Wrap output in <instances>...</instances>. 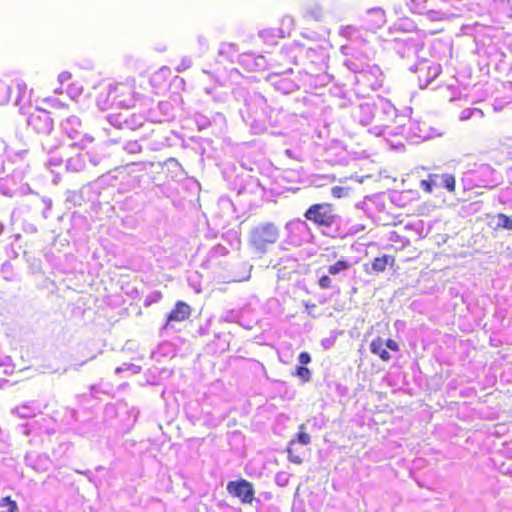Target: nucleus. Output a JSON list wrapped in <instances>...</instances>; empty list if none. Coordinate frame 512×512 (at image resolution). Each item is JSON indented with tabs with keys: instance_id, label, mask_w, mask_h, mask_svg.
I'll list each match as a JSON object with an SVG mask.
<instances>
[{
	"instance_id": "obj_1",
	"label": "nucleus",
	"mask_w": 512,
	"mask_h": 512,
	"mask_svg": "<svg viewBox=\"0 0 512 512\" xmlns=\"http://www.w3.org/2000/svg\"><path fill=\"white\" fill-rule=\"evenodd\" d=\"M280 237V229L273 222H264L256 225L249 233V246L262 256L268 252L269 247L276 244Z\"/></svg>"
},
{
	"instance_id": "obj_2",
	"label": "nucleus",
	"mask_w": 512,
	"mask_h": 512,
	"mask_svg": "<svg viewBox=\"0 0 512 512\" xmlns=\"http://www.w3.org/2000/svg\"><path fill=\"white\" fill-rule=\"evenodd\" d=\"M307 221L318 227H331L338 216L333 204L329 202L314 203L304 213Z\"/></svg>"
},
{
	"instance_id": "obj_3",
	"label": "nucleus",
	"mask_w": 512,
	"mask_h": 512,
	"mask_svg": "<svg viewBox=\"0 0 512 512\" xmlns=\"http://www.w3.org/2000/svg\"><path fill=\"white\" fill-rule=\"evenodd\" d=\"M227 492L243 504H251L254 500L255 490L253 484L245 479H238L227 483Z\"/></svg>"
},
{
	"instance_id": "obj_4",
	"label": "nucleus",
	"mask_w": 512,
	"mask_h": 512,
	"mask_svg": "<svg viewBox=\"0 0 512 512\" xmlns=\"http://www.w3.org/2000/svg\"><path fill=\"white\" fill-rule=\"evenodd\" d=\"M441 179L442 186L447 189L450 193H455L456 191V179L452 174H429L426 179L420 181L419 186L423 192L426 194H431L433 192L434 187L437 186L438 180Z\"/></svg>"
},
{
	"instance_id": "obj_5",
	"label": "nucleus",
	"mask_w": 512,
	"mask_h": 512,
	"mask_svg": "<svg viewBox=\"0 0 512 512\" xmlns=\"http://www.w3.org/2000/svg\"><path fill=\"white\" fill-rule=\"evenodd\" d=\"M28 125L31 126L37 133L46 134L53 128V120L49 112L43 109H36L28 117Z\"/></svg>"
},
{
	"instance_id": "obj_6",
	"label": "nucleus",
	"mask_w": 512,
	"mask_h": 512,
	"mask_svg": "<svg viewBox=\"0 0 512 512\" xmlns=\"http://www.w3.org/2000/svg\"><path fill=\"white\" fill-rule=\"evenodd\" d=\"M192 315L191 306L182 301L178 300L175 302L174 307L167 314L166 322L163 326L164 329H167L171 323H181L188 320Z\"/></svg>"
},
{
	"instance_id": "obj_7",
	"label": "nucleus",
	"mask_w": 512,
	"mask_h": 512,
	"mask_svg": "<svg viewBox=\"0 0 512 512\" xmlns=\"http://www.w3.org/2000/svg\"><path fill=\"white\" fill-rule=\"evenodd\" d=\"M442 72L439 63L424 59L417 66V76L420 82L429 84L436 79Z\"/></svg>"
},
{
	"instance_id": "obj_8",
	"label": "nucleus",
	"mask_w": 512,
	"mask_h": 512,
	"mask_svg": "<svg viewBox=\"0 0 512 512\" xmlns=\"http://www.w3.org/2000/svg\"><path fill=\"white\" fill-rule=\"evenodd\" d=\"M298 429H299V431L296 434V437L289 442V445L287 447V453H288V460L294 464L299 465V464L303 463V457L301 454L296 453L293 447L296 444V442H298L302 445H308L311 441V438H310V435L304 431L305 430L304 424L299 425Z\"/></svg>"
},
{
	"instance_id": "obj_9",
	"label": "nucleus",
	"mask_w": 512,
	"mask_h": 512,
	"mask_svg": "<svg viewBox=\"0 0 512 512\" xmlns=\"http://www.w3.org/2000/svg\"><path fill=\"white\" fill-rule=\"evenodd\" d=\"M395 256L393 255H382L375 257L371 262V269L365 268L367 273L379 274L384 272L388 266L392 267L395 264Z\"/></svg>"
},
{
	"instance_id": "obj_10",
	"label": "nucleus",
	"mask_w": 512,
	"mask_h": 512,
	"mask_svg": "<svg viewBox=\"0 0 512 512\" xmlns=\"http://www.w3.org/2000/svg\"><path fill=\"white\" fill-rule=\"evenodd\" d=\"M370 351L384 362H387L391 359L389 352L384 346V340L381 337H377L371 341Z\"/></svg>"
},
{
	"instance_id": "obj_11",
	"label": "nucleus",
	"mask_w": 512,
	"mask_h": 512,
	"mask_svg": "<svg viewBox=\"0 0 512 512\" xmlns=\"http://www.w3.org/2000/svg\"><path fill=\"white\" fill-rule=\"evenodd\" d=\"M0 512H19L16 501L12 500L10 496L2 498L0 500Z\"/></svg>"
},
{
	"instance_id": "obj_12",
	"label": "nucleus",
	"mask_w": 512,
	"mask_h": 512,
	"mask_svg": "<svg viewBox=\"0 0 512 512\" xmlns=\"http://www.w3.org/2000/svg\"><path fill=\"white\" fill-rule=\"evenodd\" d=\"M350 267H351V264L348 261L341 259V260H338L333 265H330L328 267V272L331 275H336L344 270L349 269Z\"/></svg>"
},
{
	"instance_id": "obj_13",
	"label": "nucleus",
	"mask_w": 512,
	"mask_h": 512,
	"mask_svg": "<svg viewBox=\"0 0 512 512\" xmlns=\"http://www.w3.org/2000/svg\"><path fill=\"white\" fill-rule=\"evenodd\" d=\"M293 375L298 377L303 383L311 380V371L306 366H297Z\"/></svg>"
},
{
	"instance_id": "obj_14",
	"label": "nucleus",
	"mask_w": 512,
	"mask_h": 512,
	"mask_svg": "<svg viewBox=\"0 0 512 512\" xmlns=\"http://www.w3.org/2000/svg\"><path fill=\"white\" fill-rule=\"evenodd\" d=\"M12 89L0 81V103H7L11 97Z\"/></svg>"
},
{
	"instance_id": "obj_15",
	"label": "nucleus",
	"mask_w": 512,
	"mask_h": 512,
	"mask_svg": "<svg viewBox=\"0 0 512 512\" xmlns=\"http://www.w3.org/2000/svg\"><path fill=\"white\" fill-rule=\"evenodd\" d=\"M496 217L498 219V223H497L498 227L512 230V219L509 216H507L506 214H503V213H499V214H497Z\"/></svg>"
},
{
	"instance_id": "obj_16",
	"label": "nucleus",
	"mask_w": 512,
	"mask_h": 512,
	"mask_svg": "<svg viewBox=\"0 0 512 512\" xmlns=\"http://www.w3.org/2000/svg\"><path fill=\"white\" fill-rule=\"evenodd\" d=\"M427 3V0H411V6L410 9L414 13H421L420 8L425 7Z\"/></svg>"
},
{
	"instance_id": "obj_17",
	"label": "nucleus",
	"mask_w": 512,
	"mask_h": 512,
	"mask_svg": "<svg viewBox=\"0 0 512 512\" xmlns=\"http://www.w3.org/2000/svg\"><path fill=\"white\" fill-rule=\"evenodd\" d=\"M331 194L334 198H342L347 195V189L341 186H334L331 188Z\"/></svg>"
},
{
	"instance_id": "obj_18",
	"label": "nucleus",
	"mask_w": 512,
	"mask_h": 512,
	"mask_svg": "<svg viewBox=\"0 0 512 512\" xmlns=\"http://www.w3.org/2000/svg\"><path fill=\"white\" fill-rule=\"evenodd\" d=\"M318 285L321 289H328L332 285V281L328 275H323L318 280Z\"/></svg>"
},
{
	"instance_id": "obj_19",
	"label": "nucleus",
	"mask_w": 512,
	"mask_h": 512,
	"mask_svg": "<svg viewBox=\"0 0 512 512\" xmlns=\"http://www.w3.org/2000/svg\"><path fill=\"white\" fill-rule=\"evenodd\" d=\"M298 362L300 363V366H305L311 362V356L308 352H301L298 355Z\"/></svg>"
},
{
	"instance_id": "obj_20",
	"label": "nucleus",
	"mask_w": 512,
	"mask_h": 512,
	"mask_svg": "<svg viewBox=\"0 0 512 512\" xmlns=\"http://www.w3.org/2000/svg\"><path fill=\"white\" fill-rule=\"evenodd\" d=\"M384 346H386L387 348H389L390 350L394 351V352H397L399 351V345L398 343L393 340V339H388L387 341L384 342Z\"/></svg>"
},
{
	"instance_id": "obj_21",
	"label": "nucleus",
	"mask_w": 512,
	"mask_h": 512,
	"mask_svg": "<svg viewBox=\"0 0 512 512\" xmlns=\"http://www.w3.org/2000/svg\"><path fill=\"white\" fill-rule=\"evenodd\" d=\"M71 78H72V74L68 71H64V72L60 73L58 76V80L61 83L67 82V81L71 80Z\"/></svg>"
},
{
	"instance_id": "obj_22",
	"label": "nucleus",
	"mask_w": 512,
	"mask_h": 512,
	"mask_svg": "<svg viewBox=\"0 0 512 512\" xmlns=\"http://www.w3.org/2000/svg\"><path fill=\"white\" fill-rule=\"evenodd\" d=\"M427 16H428V18H429V19L434 20V21H435V20L440 21V20H443V19H444V17H443V16H438V15H437V13H436V12H433V11H429V12L427 13Z\"/></svg>"
},
{
	"instance_id": "obj_23",
	"label": "nucleus",
	"mask_w": 512,
	"mask_h": 512,
	"mask_svg": "<svg viewBox=\"0 0 512 512\" xmlns=\"http://www.w3.org/2000/svg\"><path fill=\"white\" fill-rule=\"evenodd\" d=\"M439 30H432L430 33H437Z\"/></svg>"
}]
</instances>
